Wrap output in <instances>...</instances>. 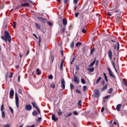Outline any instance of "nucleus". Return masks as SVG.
<instances>
[{
    "label": "nucleus",
    "instance_id": "obj_59",
    "mask_svg": "<svg viewBox=\"0 0 127 127\" xmlns=\"http://www.w3.org/2000/svg\"><path fill=\"white\" fill-rule=\"evenodd\" d=\"M18 81L19 82H20V75H19L18 76Z\"/></svg>",
    "mask_w": 127,
    "mask_h": 127
},
{
    "label": "nucleus",
    "instance_id": "obj_17",
    "mask_svg": "<svg viewBox=\"0 0 127 127\" xmlns=\"http://www.w3.org/2000/svg\"><path fill=\"white\" fill-rule=\"evenodd\" d=\"M21 6H30V5H29V3H25L21 4Z\"/></svg>",
    "mask_w": 127,
    "mask_h": 127
},
{
    "label": "nucleus",
    "instance_id": "obj_32",
    "mask_svg": "<svg viewBox=\"0 0 127 127\" xmlns=\"http://www.w3.org/2000/svg\"><path fill=\"white\" fill-rule=\"evenodd\" d=\"M41 120H42V118L41 117H38L36 121L38 122L41 121Z\"/></svg>",
    "mask_w": 127,
    "mask_h": 127
},
{
    "label": "nucleus",
    "instance_id": "obj_64",
    "mask_svg": "<svg viewBox=\"0 0 127 127\" xmlns=\"http://www.w3.org/2000/svg\"><path fill=\"white\" fill-rule=\"evenodd\" d=\"M114 49H117V45H114Z\"/></svg>",
    "mask_w": 127,
    "mask_h": 127
},
{
    "label": "nucleus",
    "instance_id": "obj_45",
    "mask_svg": "<svg viewBox=\"0 0 127 127\" xmlns=\"http://www.w3.org/2000/svg\"><path fill=\"white\" fill-rule=\"evenodd\" d=\"M82 32L83 33H86L87 32V31H86V29H82Z\"/></svg>",
    "mask_w": 127,
    "mask_h": 127
},
{
    "label": "nucleus",
    "instance_id": "obj_22",
    "mask_svg": "<svg viewBox=\"0 0 127 127\" xmlns=\"http://www.w3.org/2000/svg\"><path fill=\"white\" fill-rule=\"evenodd\" d=\"M101 80H102V77H99L98 78V79L97 80L96 83V84H99V83L100 82V81H101Z\"/></svg>",
    "mask_w": 127,
    "mask_h": 127
},
{
    "label": "nucleus",
    "instance_id": "obj_19",
    "mask_svg": "<svg viewBox=\"0 0 127 127\" xmlns=\"http://www.w3.org/2000/svg\"><path fill=\"white\" fill-rule=\"evenodd\" d=\"M103 75L104 76L105 81L108 82V77H107V74H106V73L104 72Z\"/></svg>",
    "mask_w": 127,
    "mask_h": 127
},
{
    "label": "nucleus",
    "instance_id": "obj_49",
    "mask_svg": "<svg viewBox=\"0 0 127 127\" xmlns=\"http://www.w3.org/2000/svg\"><path fill=\"white\" fill-rule=\"evenodd\" d=\"M15 26H16V23H15V22H14L13 24V27L14 28H15Z\"/></svg>",
    "mask_w": 127,
    "mask_h": 127
},
{
    "label": "nucleus",
    "instance_id": "obj_8",
    "mask_svg": "<svg viewBox=\"0 0 127 127\" xmlns=\"http://www.w3.org/2000/svg\"><path fill=\"white\" fill-rule=\"evenodd\" d=\"M108 56L110 59V60H112L113 59V52H112V50H110L108 52Z\"/></svg>",
    "mask_w": 127,
    "mask_h": 127
},
{
    "label": "nucleus",
    "instance_id": "obj_56",
    "mask_svg": "<svg viewBox=\"0 0 127 127\" xmlns=\"http://www.w3.org/2000/svg\"><path fill=\"white\" fill-rule=\"evenodd\" d=\"M78 1V0H74L73 2L75 3V4H77V2Z\"/></svg>",
    "mask_w": 127,
    "mask_h": 127
},
{
    "label": "nucleus",
    "instance_id": "obj_11",
    "mask_svg": "<svg viewBox=\"0 0 127 127\" xmlns=\"http://www.w3.org/2000/svg\"><path fill=\"white\" fill-rule=\"evenodd\" d=\"M108 70L109 72V75L111 77H113V78H115V75L113 74V72H112V70H111V68L110 67H108Z\"/></svg>",
    "mask_w": 127,
    "mask_h": 127
},
{
    "label": "nucleus",
    "instance_id": "obj_58",
    "mask_svg": "<svg viewBox=\"0 0 127 127\" xmlns=\"http://www.w3.org/2000/svg\"><path fill=\"white\" fill-rule=\"evenodd\" d=\"M104 111H105V108L103 107L101 110V113H103V112H104Z\"/></svg>",
    "mask_w": 127,
    "mask_h": 127
},
{
    "label": "nucleus",
    "instance_id": "obj_57",
    "mask_svg": "<svg viewBox=\"0 0 127 127\" xmlns=\"http://www.w3.org/2000/svg\"><path fill=\"white\" fill-rule=\"evenodd\" d=\"M79 15V13H76L75 14V17H78V16Z\"/></svg>",
    "mask_w": 127,
    "mask_h": 127
},
{
    "label": "nucleus",
    "instance_id": "obj_52",
    "mask_svg": "<svg viewBox=\"0 0 127 127\" xmlns=\"http://www.w3.org/2000/svg\"><path fill=\"white\" fill-rule=\"evenodd\" d=\"M82 104V101L81 100H80L79 102H78V106H81V104Z\"/></svg>",
    "mask_w": 127,
    "mask_h": 127
},
{
    "label": "nucleus",
    "instance_id": "obj_53",
    "mask_svg": "<svg viewBox=\"0 0 127 127\" xmlns=\"http://www.w3.org/2000/svg\"><path fill=\"white\" fill-rule=\"evenodd\" d=\"M73 114L74 115V116H77L78 115V113L76 111H74L73 112Z\"/></svg>",
    "mask_w": 127,
    "mask_h": 127
},
{
    "label": "nucleus",
    "instance_id": "obj_29",
    "mask_svg": "<svg viewBox=\"0 0 127 127\" xmlns=\"http://www.w3.org/2000/svg\"><path fill=\"white\" fill-rule=\"evenodd\" d=\"M41 41H42V39H41V37L39 36V45L40 46V43H41Z\"/></svg>",
    "mask_w": 127,
    "mask_h": 127
},
{
    "label": "nucleus",
    "instance_id": "obj_16",
    "mask_svg": "<svg viewBox=\"0 0 127 127\" xmlns=\"http://www.w3.org/2000/svg\"><path fill=\"white\" fill-rule=\"evenodd\" d=\"M63 24L64 25H67V19L64 18L63 19Z\"/></svg>",
    "mask_w": 127,
    "mask_h": 127
},
{
    "label": "nucleus",
    "instance_id": "obj_51",
    "mask_svg": "<svg viewBox=\"0 0 127 127\" xmlns=\"http://www.w3.org/2000/svg\"><path fill=\"white\" fill-rule=\"evenodd\" d=\"M49 79H53V76L52 75H50L49 76Z\"/></svg>",
    "mask_w": 127,
    "mask_h": 127
},
{
    "label": "nucleus",
    "instance_id": "obj_5",
    "mask_svg": "<svg viewBox=\"0 0 127 127\" xmlns=\"http://www.w3.org/2000/svg\"><path fill=\"white\" fill-rule=\"evenodd\" d=\"M100 96V91L99 90L96 89L94 91V98H98Z\"/></svg>",
    "mask_w": 127,
    "mask_h": 127
},
{
    "label": "nucleus",
    "instance_id": "obj_4",
    "mask_svg": "<svg viewBox=\"0 0 127 127\" xmlns=\"http://www.w3.org/2000/svg\"><path fill=\"white\" fill-rule=\"evenodd\" d=\"M61 86L62 89L65 90V80H64V78H62L61 79Z\"/></svg>",
    "mask_w": 127,
    "mask_h": 127
},
{
    "label": "nucleus",
    "instance_id": "obj_27",
    "mask_svg": "<svg viewBox=\"0 0 127 127\" xmlns=\"http://www.w3.org/2000/svg\"><path fill=\"white\" fill-rule=\"evenodd\" d=\"M37 112L34 111L32 112V115L34 116H37Z\"/></svg>",
    "mask_w": 127,
    "mask_h": 127
},
{
    "label": "nucleus",
    "instance_id": "obj_41",
    "mask_svg": "<svg viewBox=\"0 0 127 127\" xmlns=\"http://www.w3.org/2000/svg\"><path fill=\"white\" fill-rule=\"evenodd\" d=\"M81 44H82L81 43L77 42V43L76 44L75 46H76V47H77L79 46V45H81Z\"/></svg>",
    "mask_w": 127,
    "mask_h": 127
},
{
    "label": "nucleus",
    "instance_id": "obj_34",
    "mask_svg": "<svg viewBox=\"0 0 127 127\" xmlns=\"http://www.w3.org/2000/svg\"><path fill=\"white\" fill-rule=\"evenodd\" d=\"M108 93L109 94H112V93H113V88H110L109 90H108Z\"/></svg>",
    "mask_w": 127,
    "mask_h": 127
},
{
    "label": "nucleus",
    "instance_id": "obj_37",
    "mask_svg": "<svg viewBox=\"0 0 127 127\" xmlns=\"http://www.w3.org/2000/svg\"><path fill=\"white\" fill-rule=\"evenodd\" d=\"M81 82L82 83V84H85L86 82H85V79L81 78Z\"/></svg>",
    "mask_w": 127,
    "mask_h": 127
},
{
    "label": "nucleus",
    "instance_id": "obj_24",
    "mask_svg": "<svg viewBox=\"0 0 127 127\" xmlns=\"http://www.w3.org/2000/svg\"><path fill=\"white\" fill-rule=\"evenodd\" d=\"M94 67H92L90 68H88L87 70H89V72H94Z\"/></svg>",
    "mask_w": 127,
    "mask_h": 127
},
{
    "label": "nucleus",
    "instance_id": "obj_18",
    "mask_svg": "<svg viewBox=\"0 0 127 127\" xmlns=\"http://www.w3.org/2000/svg\"><path fill=\"white\" fill-rule=\"evenodd\" d=\"M95 51L96 49L95 48H93L91 50L90 55H92V54H93V53H94V52H95Z\"/></svg>",
    "mask_w": 127,
    "mask_h": 127
},
{
    "label": "nucleus",
    "instance_id": "obj_55",
    "mask_svg": "<svg viewBox=\"0 0 127 127\" xmlns=\"http://www.w3.org/2000/svg\"><path fill=\"white\" fill-rule=\"evenodd\" d=\"M119 49H120V44H119V42H118L117 50L119 51Z\"/></svg>",
    "mask_w": 127,
    "mask_h": 127
},
{
    "label": "nucleus",
    "instance_id": "obj_31",
    "mask_svg": "<svg viewBox=\"0 0 127 127\" xmlns=\"http://www.w3.org/2000/svg\"><path fill=\"white\" fill-rule=\"evenodd\" d=\"M123 84L125 86H127V80H126L125 79H123Z\"/></svg>",
    "mask_w": 127,
    "mask_h": 127
},
{
    "label": "nucleus",
    "instance_id": "obj_1",
    "mask_svg": "<svg viewBox=\"0 0 127 127\" xmlns=\"http://www.w3.org/2000/svg\"><path fill=\"white\" fill-rule=\"evenodd\" d=\"M1 38L5 42V43H7V41L9 43L11 42V37L7 31H4V36H1Z\"/></svg>",
    "mask_w": 127,
    "mask_h": 127
},
{
    "label": "nucleus",
    "instance_id": "obj_44",
    "mask_svg": "<svg viewBox=\"0 0 127 127\" xmlns=\"http://www.w3.org/2000/svg\"><path fill=\"white\" fill-rule=\"evenodd\" d=\"M106 14H107V15H109V16H112V14H111V12H107L106 13Z\"/></svg>",
    "mask_w": 127,
    "mask_h": 127
},
{
    "label": "nucleus",
    "instance_id": "obj_50",
    "mask_svg": "<svg viewBox=\"0 0 127 127\" xmlns=\"http://www.w3.org/2000/svg\"><path fill=\"white\" fill-rule=\"evenodd\" d=\"M76 93H78V94H81V91L78 89H76Z\"/></svg>",
    "mask_w": 127,
    "mask_h": 127
},
{
    "label": "nucleus",
    "instance_id": "obj_38",
    "mask_svg": "<svg viewBox=\"0 0 127 127\" xmlns=\"http://www.w3.org/2000/svg\"><path fill=\"white\" fill-rule=\"evenodd\" d=\"M4 107V105H3V104H2L1 106V109H0L1 112H3Z\"/></svg>",
    "mask_w": 127,
    "mask_h": 127
},
{
    "label": "nucleus",
    "instance_id": "obj_61",
    "mask_svg": "<svg viewBox=\"0 0 127 127\" xmlns=\"http://www.w3.org/2000/svg\"><path fill=\"white\" fill-rule=\"evenodd\" d=\"M64 3H65V4H66V3H67V2H68V0H64Z\"/></svg>",
    "mask_w": 127,
    "mask_h": 127
},
{
    "label": "nucleus",
    "instance_id": "obj_39",
    "mask_svg": "<svg viewBox=\"0 0 127 127\" xmlns=\"http://www.w3.org/2000/svg\"><path fill=\"white\" fill-rule=\"evenodd\" d=\"M70 47L71 48H73V47H74V42H72L70 44Z\"/></svg>",
    "mask_w": 127,
    "mask_h": 127
},
{
    "label": "nucleus",
    "instance_id": "obj_9",
    "mask_svg": "<svg viewBox=\"0 0 127 127\" xmlns=\"http://www.w3.org/2000/svg\"><path fill=\"white\" fill-rule=\"evenodd\" d=\"M111 127H119V123L118 122H114L113 124H111Z\"/></svg>",
    "mask_w": 127,
    "mask_h": 127
},
{
    "label": "nucleus",
    "instance_id": "obj_42",
    "mask_svg": "<svg viewBox=\"0 0 127 127\" xmlns=\"http://www.w3.org/2000/svg\"><path fill=\"white\" fill-rule=\"evenodd\" d=\"M47 23L50 26H52V25H53V23H52V22H47Z\"/></svg>",
    "mask_w": 127,
    "mask_h": 127
},
{
    "label": "nucleus",
    "instance_id": "obj_10",
    "mask_svg": "<svg viewBox=\"0 0 127 127\" xmlns=\"http://www.w3.org/2000/svg\"><path fill=\"white\" fill-rule=\"evenodd\" d=\"M25 109L26 110V111H31L32 107L30 105H26Z\"/></svg>",
    "mask_w": 127,
    "mask_h": 127
},
{
    "label": "nucleus",
    "instance_id": "obj_48",
    "mask_svg": "<svg viewBox=\"0 0 127 127\" xmlns=\"http://www.w3.org/2000/svg\"><path fill=\"white\" fill-rule=\"evenodd\" d=\"M51 60L52 63H53V61H54V56H51Z\"/></svg>",
    "mask_w": 127,
    "mask_h": 127
},
{
    "label": "nucleus",
    "instance_id": "obj_36",
    "mask_svg": "<svg viewBox=\"0 0 127 127\" xmlns=\"http://www.w3.org/2000/svg\"><path fill=\"white\" fill-rule=\"evenodd\" d=\"M9 110H10L12 114H13V109H12V108H11V107H9Z\"/></svg>",
    "mask_w": 127,
    "mask_h": 127
},
{
    "label": "nucleus",
    "instance_id": "obj_14",
    "mask_svg": "<svg viewBox=\"0 0 127 127\" xmlns=\"http://www.w3.org/2000/svg\"><path fill=\"white\" fill-rule=\"evenodd\" d=\"M61 31L62 33L64 34V33H65V32L66 31V28L65 27H61Z\"/></svg>",
    "mask_w": 127,
    "mask_h": 127
},
{
    "label": "nucleus",
    "instance_id": "obj_46",
    "mask_svg": "<svg viewBox=\"0 0 127 127\" xmlns=\"http://www.w3.org/2000/svg\"><path fill=\"white\" fill-rule=\"evenodd\" d=\"M51 88H53V89H54L55 88V85L54 84H52L50 85Z\"/></svg>",
    "mask_w": 127,
    "mask_h": 127
},
{
    "label": "nucleus",
    "instance_id": "obj_3",
    "mask_svg": "<svg viewBox=\"0 0 127 127\" xmlns=\"http://www.w3.org/2000/svg\"><path fill=\"white\" fill-rule=\"evenodd\" d=\"M13 96H14V90L13 89H11L9 92L10 99H13Z\"/></svg>",
    "mask_w": 127,
    "mask_h": 127
},
{
    "label": "nucleus",
    "instance_id": "obj_12",
    "mask_svg": "<svg viewBox=\"0 0 127 127\" xmlns=\"http://www.w3.org/2000/svg\"><path fill=\"white\" fill-rule=\"evenodd\" d=\"M52 119L54 122H57L58 121V118L56 117L55 115L53 114L52 116Z\"/></svg>",
    "mask_w": 127,
    "mask_h": 127
},
{
    "label": "nucleus",
    "instance_id": "obj_60",
    "mask_svg": "<svg viewBox=\"0 0 127 127\" xmlns=\"http://www.w3.org/2000/svg\"><path fill=\"white\" fill-rule=\"evenodd\" d=\"M33 35H34V36H35V37H36V38H37V39H38V37H37V36H36V35L35 34H33Z\"/></svg>",
    "mask_w": 127,
    "mask_h": 127
},
{
    "label": "nucleus",
    "instance_id": "obj_63",
    "mask_svg": "<svg viewBox=\"0 0 127 127\" xmlns=\"http://www.w3.org/2000/svg\"><path fill=\"white\" fill-rule=\"evenodd\" d=\"M101 83H102V84H103V85H105V81L102 80Z\"/></svg>",
    "mask_w": 127,
    "mask_h": 127
},
{
    "label": "nucleus",
    "instance_id": "obj_2",
    "mask_svg": "<svg viewBox=\"0 0 127 127\" xmlns=\"http://www.w3.org/2000/svg\"><path fill=\"white\" fill-rule=\"evenodd\" d=\"M15 104L17 109H18L19 107V99L17 93H15Z\"/></svg>",
    "mask_w": 127,
    "mask_h": 127
},
{
    "label": "nucleus",
    "instance_id": "obj_30",
    "mask_svg": "<svg viewBox=\"0 0 127 127\" xmlns=\"http://www.w3.org/2000/svg\"><path fill=\"white\" fill-rule=\"evenodd\" d=\"M111 63H112V65H113V66L114 69H115V70H116V72H117V69H116V66L115 65V63H114V61H111Z\"/></svg>",
    "mask_w": 127,
    "mask_h": 127
},
{
    "label": "nucleus",
    "instance_id": "obj_23",
    "mask_svg": "<svg viewBox=\"0 0 127 127\" xmlns=\"http://www.w3.org/2000/svg\"><path fill=\"white\" fill-rule=\"evenodd\" d=\"M70 116H72V113H71L64 115L65 118H67V117H70Z\"/></svg>",
    "mask_w": 127,
    "mask_h": 127
},
{
    "label": "nucleus",
    "instance_id": "obj_20",
    "mask_svg": "<svg viewBox=\"0 0 127 127\" xmlns=\"http://www.w3.org/2000/svg\"><path fill=\"white\" fill-rule=\"evenodd\" d=\"M95 61H93L89 66V68H91V67H93L95 63Z\"/></svg>",
    "mask_w": 127,
    "mask_h": 127
},
{
    "label": "nucleus",
    "instance_id": "obj_13",
    "mask_svg": "<svg viewBox=\"0 0 127 127\" xmlns=\"http://www.w3.org/2000/svg\"><path fill=\"white\" fill-rule=\"evenodd\" d=\"M122 107V104H118L116 107L117 111L120 112L121 111V108Z\"/></svg>",
    "mask_w": 127,
    "mask_h": 127
},
{
    "label": "nucleus",
    "instance_id": "obj_28",
    "mask_svg": "<svg viewBox=\"0 0 127 127\" xmlns=\"http://www.w3.org/2000/svg\"><path fill=\"white\" fill-rule=\"evenodd\" d=\"M37 75H40L41 73L40 72V71L39 70V68H37Z\"/></svg>",
    "mask_w": 127,
    "mask_h": 127
},
{
    "label": "nucleus",
    "instance_id": "obj_35",
    "mask_svg": "<svg viewBox=\"0 0 127 127\" xmlns=\"http://www.w3.org/2000/svg\"><path fill=\"white\" fill-rule=\"evenodd\" d=\"M63 63H64V62H62L61 64V67H60L61 70L63 69Z\"/></svg>",
    "mask_w": 127,
    "mask_h": 127
},
{
    "label": "nucleus",
    "instance_id": "obj_6",
    "mask_svg": "<svg viewBox=\"0 0 127 127\" xmlns=\"http://www.w3.org/2000/svg\"><path fill=\"white\" fill-rule=\"evenodd\" d=\"M38 19L39 20V21H41V22H42L43 23H45V22L47 21L46 19L41 17H38Z\"/></svg>",
    "mask_w": 127,
    "mask_h": 127
},
{
    "label": "nucleus",
    "instance_id": "obj_54",
    "mask_svg": "<svg viewBox=\"0 0 127 127\" xmlns=\"http://www.w3.org/2000/svg\"><path fill=\"white\" fill-rule=\"evenodd\" d=\"M13 76V73L10 72V75L9 76V78H11Z\"/></svg>",
    "mask_w": 127,
    "mask_h": 127
},
{
    "label": "nucleus",
    "instance_id": "obj_62",
    "mask_svg": "<svg viewBox=\"0 0 127 127\" xmlns=\"http://www.w3.org/2000/svg\"><path fill=\"white\" fill-rule=\"evenodd\" d=\"M19 94H21V95L22 94V93L21 92V89H19Z\"/></svg>",
    "mask_w": 127,
    "mask_h": 127
},
{
    "label": "nucleus",
    "instance_id": "obj_33",
    "mask_svg": "<svg viewBox=\"0 0 127 127\" xmlns=\"http://www.w3.org/2000/svg\"><path fill=\"white\" fill-rule=\"evenodd\" d=\"M63 113L61 112V110H59V111L58 112V116H61Z\"/></svg>",
    "mask_w": 127,
    "mask_h": 127
},
{
    "label": "nucleus",
    "instance_id": "obj_15",
    "mask_svg": "<svg viewBox=\"0 0 127 127\" xmlns=\"http://www.w3.org/2000/svg\"><path fill=\"white\" fill-rule=\"evenodd\" d=\"M74 82L77 84L79 83V81H78V77L77 76H74Z\"/></svg>",
    "mask_w": 127,
    "mask_h": 127
},
{
    "label": "nucleus",
    "instance_id": "obj_7",
    "mask_svg": "<svg viewBox=\"0 0 127 127\" xmlns=\"http://www.w3.org/2000/svg\"><path fill=\"white\" fill-rule=\"evenodd\" d=\"M32 105L33 107L34 108H35V109H37V110L38 112V114H40V110H39V108L37 106H36V104H35V103H34V102H33V103H32Z\"/></svg>",
    "mask_w": 127,
    "mask_h": 127
},
{
    "label": "nucleus",
    "instance_id": "obj_40",
    "mask_svg": "<svg viewBox=\"0 0 127 127\" xmlns=\"http://www.w3.org/2000/svg\"><path fill=\"white\" fill-rule=\"evenodd\" d=\"M86 90H87V86L84 85V86L83 87V90L85 91H86Z\"/></svg>",
    "mask_w": 127,
    "mask_h": 127
},
{
    "label": "nucleus",
    "instance_id": "obj_43",
    "mask_svg": "<svg viewBox=\"0 0 127 127\" xmlns=\"http://www.w3.org/2000/svg\"><path fill=\"white\" fill-rule=\"evenodd\" d=\"M70 89L71 90H73V89H74V85L72 84V83H70Z\"/></svg>",
    "mask_w": 127,
    "mask_h": 127
},
{
    "label": "nucleus",
    "instance_id": "obj_26",
    "mask_svg": "<svg viewBox=\"0 0 127 127\" xmlns=\"http://www.w3.org/2000/svg\"><path fill=\"white\" fill-rule=\"evenodd\" d=\"M107 88H108V85L106 84L105 86L102 88V91H105V90H107Z\"/></svg>",
    "mask_w": 127,
    "mask_h": 127
},
{
    "label": "nucleus",
    "instance_id": "obj_47",
    "mask_svg": "<svg viewBox=\"0 0 127 127\" xmlns=\"http://www.w3.org/2000/svg\"><path fill=\"white\" fill-rule=\"evenodd\" d=\"M110 95H108V96H105V97H104V100H107V99H109V98L110 97Z\"/></svg>",
    "mask_w": 127,
    "mask_h": 127
},
{
    "label": "nucleus",
    "instance_id": "obj_21",
    "mask_svg": "<svg viewBox=\"0 0 127 127\" xmlns=\"http://www.w3.org/2000/svg\"><path fill=\"white\" fill-rule=\"evenodd\" d=\"M35 24L37 29H40V26L39 24H37V23H36Z\"/></svg>",
    "mask_w": 127,
    "mask_h": 127
},
{
    "label": "nucleus",
    "instance_id": "obj_25",
    "mask_svg": "<svg viewBox=\"0 0 127 127\" xmlns=\"http://www.w3.org/2000/svg\"><path fill=\"white\" fill-rule=\"evenodd\" d=\"M2 118H3V119L5 118V113H4V111H2Z\"/></svg>",
    "mask_w": 127,
    "mask_h": 127
}]
</instances>
